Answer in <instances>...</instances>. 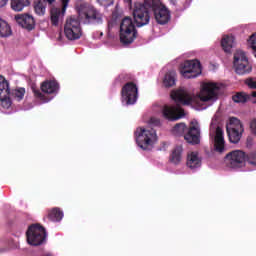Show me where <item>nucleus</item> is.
Instances as JSON below:
<instances>
[{
	"mask_svg": "<svg viewBox=\"0 0 256 256\" xmlns=\"http://www.w3.org/2000/svg\"><path fill=\"white\" fill-rule=\"evenodd\" d=\"M171 99H173L177 105H165L162 110V115L164 119L168 121H178L181 117H185V111L179 105H191L195 97L185 89H178L171 92Z\"/></svg>",
	"mask_w": 256,
	"mask_h": 256,
	"instance_id": "obj_1",
	"label": "nucleus"
},
{
	"mask_svg": "<svg viewBox=\"0 0 256 256\" xmlns=\"http://www.w3.org/2000/svg\"><path fill=\"white\" fill-rule=\"evenodd\" d=\"M78 16L85 25H103V13L95 6L87 2H78L76 4Z\"/></svg>",
	"mask_w": 256,
	"mask_h": 256,
	"instance_id": "obj_2",
	"label": "nucleus"
},
{
	"mask_svg": "<svg viewBox=\"0 0 256 256\" xmlns=\"http://www.w3.org/2000/svg\"><path fill=\"white\" fill-rule=\"evenodd\" d=\"M135 139L140 149L149 151L157 143V131L153 128L139 127L135 131Z\"/></svg>",
	"mask_w": 256,
	"mask_h": 256,
	"instance_id": "obj_3",
	"label": "nucleus"
},
{
	"mask_svg": "<svg viewBox=\"0 0 256 256\" xmlns=\"http://www.w3.org/2000/svg\"><path fill=\"white\" fill-rule=\"evenodd\" d=\"M137 28L131 17H124L120 23V43L122 45H131L137 39Z\"/></svg>",
	"mask_w": 256,
	"mask_h": 256,
	"instance_id": "obj_4",
	"label": "nucleus"
},
{
	"mask_svg": "<svg viewBox=\"0 0 256 256\" xmlns=\"http://www.w3.org/2000/svg\"><path fill=\"white\" fill-rule=\"evenodd\" d=\"M26 239L28 245L39 247L45 243L47 239V231H45V227L41 226V224H32L26 231Z\"/></svg>",
	"mask_w": 256,
	"mask_h": 256,
	"instance_id": "obj_5",
	"label": "nucleus"
},
{
	"mask_svg": "<svg viewBox=\"0 0 256 256\" xmlns=\"http://www.w3.org/2000/svg\"><path fill=\"white\" fill-rule=\"evenodd\" d=\"M146 5H149V8L153 12L154 18L159 25H167L171 21V12L169 9L162 5L159 0H145Z\"/></svg>",
	"mask_w": 256,
	"mask_h": 256,
	"instance_id": "obj_6",
	"label": "nucleus"
},
{
	"mask_svg": "<svg viewBox=\"0 0 256 256\" xmlns=\"http://www.w3.org/2000/svg\"><path fill=\"white\" fill-rule=\"evenodd\" d=\"M150 11L151 8L145 0L143 3L136 2L134 4L133 17L136 27H145V25H149V21H151V16L149 15Z\"/></svg>",
	"mask_w": 256,
	"mask_h": 256,
	"instance_id": "obj_7",
	"label": "nucleus"
},
{
	"mask_svg": "<svg viewBox=\"0 0 256 256\" xmlns=\"http://www.w3.org/2000/svg\"><path fill=\"white\" fill-rule=\"evenodd\" d=\"M233 65L237 75H249L253 71V66L249 63L247 55L241 50L234 53Z\"/></svg>",
	"mask_w": 256,
	"mask_h": 256,
	"instance_id": "obj_8",
	"label": "nucleus"
},
{
	"mask_svg": "<svg viewBox=\"0 0 256 256\" xmlns=\"http://www.w3.org/2000/svg\"><path fill=\"white\" fill-rule=\"evenodd\" d=\"M226 131L230 143H238L239 141H241V137L243 136V132L245 131V129L243 128L241 120L232 117L229 120V124H227L226 126Z\"/></svg>",
	"mask_w": 256,
	"mask_h": 256,
	"instance_id": "obj_9",
	"label": "nucleus"
},
{
	"mask_svg": "<svg viewBox=\"0 0 256 256\" xmlns=\"http://www.w3.org/2000/svg\"><path fill=\"white\" fill-rule=\"evenodd\" d=\"M64 34L69 41H77V39H81V35H83V32L81 31V22L75 17L68 18L64 26Z\"/></svg>",
	"mask_w": 256,
	"mask_h": 256,
	"instance_id": "obj_10",
	"label": "nucleus"
},
{
	"mask_svg": "<svg viewBox=\"0 0 256 256\" xmlns=\"http://www.w3.org/2000/svg\"><path fill=\"white\" fill-rule=\"evenodd\" d=\"M122 102L126 105H135L139 98V88L135 82H127L121 90Z\"/></svg>",
	"mask_w": 256,
	"mask_h": 256,
	"instance_id": "obj_11",
	"label": "nucleus"
},
{
	"mask_svg": "<svg viewBox=\"0 0 256 256\" xmlns=\"http://www.w3.org/2000/svg\"><path fill=\"white\" fill-rule=\"evenodd\" d=\"M180 73L185 79H195L201 75V62L198 60H186L181 65Z\"/></svg>",
	"mask_w": 256,
	"mask_h": 256,
	"instance_id": "obj_12",
	"label": "nucleus"
},
{
	"mask_svg": "<svg viewBox=\"0 0 256 256\" xmlns=\"http://www.w3.org/2000/svg\"><path fill=\"white\" fill-rule=\"evenodd\" d=\"M219 95V86L217 83H204L198 95L200 101H217Z\"/></svg>",
	"mask_w": 256,
	"mask_h": 256,
	"instance_id": "obj_13",
	"label": "nucleus"
},
{
	"mask_svg": "<svg viewBox=\"0 0 256 256\" xmlns=\"http://www.w3.org/2000/svg\"><path fill=\"white\" fill-rule=\"evenodd\" d=\"M225 159L232 169L243 167V163H245V152L241 150H234L228 153Z\"/></svg>",
	"mask_w": 256,
	"mask_h": 256,
	"instance_id": "obj_14",
	"label": "nucleus"
},
{
	"mask_svg": "<svg viewBox=\"0 0 256 256\" xmlns=\"http://www.w3.org/2000/svg\"><path fill=\"white\" fill-rule=\"evenodd\" d=\"M71 0H60L62 3V8H51L50 15H51V23L54 25V27H57L59 25V19L65 15V11H67V7L69 6V2Z\"/></svg>",
	"mask_w": 256,
	"mask_h": 256,
	"instance_id": "obj_15",
	"label": "nucleus"
},
{
	"mask_svg": "<svg viewBox=\"0 0 256 256\" xmlns=\"http://www.w3.org/2000/svg\"><path fill=\"white\" fill-rule=\"evenodd\" d=\"M15 21L26 31H33L35 29V18L30 14H18L15 16Z\"/></svg>",
	"mask_w": 256,
	"mask_h": 256,
	"instance_id": "obj_16",
	"label": "nucleus"
},
{
	"mask_svg": "<svg viewBox=\"0 0 256 256\" xmlns=\"http://www.w3.org/2000/svg\"><path fill=\"white\" fill-rule=\"evenodd\" d=\"M184 139L191 145H199L201 143V130H199V126H190L184 135Z\"/></svg>",
	"mask_w": 256,
	"mask_h": 256,
	"instance_id": "obj_17",
	"label": "nucleus"
},
{
	"mask_svg": "<svg viewBox=\"0 0 256 256\" xmlns=\"http://www.w3.org/2000/svg\"><path fill=\"white\" fill-rule=\"evenodd\" d=\"M214 150L217 153H223V151H225V138L223 136V129L219 126L216 128V135L214 137Z\"/></svg>",
	"mask_w": 256,
	"mask_h": 256,
	"instance_id": "obj_18",
	"label": "nucleus"
},
{
	"mask_svg": "<svg viewBox=\"0 0 256 256\" xmlns=\"http://www.w3.org/2000/svg\"><path fill=\"white\" fill-rule=\"evenodd\" d=\"M201 157L199 156V152H190L187 155L186 165L189 169H199L201 167Z\"/></svg>",
	"mask_w": 256,
	"mask_h": 256,
	"instance_id": "obj_19",
	"label": "nucleus"
},
{
	"mask_svg": "<svg viewBox=\"0 0 256 256\" xmlns=\"http://www.w3.org/2000/svg\"><path fill=\"white\" fill-rule=\"evenodd\" d=\"M42 93H47L48 95H53L59 91V83L55 80H46L41 84Z\"/></svg>",
	"mask_w": 256,
	"mask_h": 256,
	"instance_id": "obj_20",
	"label": "nucleus"
},
{
	"mask_svg": "<svg viewBox=\"0 0 256 256\" xmlns=\"http://www.w3.org/2000/svg\"><path fill=\"white\" fill-rule=\"evenodd\" d=\"M63 211L61 208L54 207L47 212V219L54 223H59L63 219Z\"/></svg>",
	"mask_w": 256,
	"mask_h": 256,
	"instance_id": "obj_21",
	"label": "nucleus"
},
{
	"mask_svg": "<svg viewBox=\"0 0 256 256\" xmlns=\"http://www.w3.org/2000/svg\"><path fill=\"white\" fill-rule=\"evenodd\" d=\"M183 147L182 146H176L170 155V163H173L174 165H179L181 163V159H183Z\"/></svg>",
	"mask_w": 256,
	"mask_h": 256,
	"instance_id": "obj_22",
	"label": "nucleus"
},
{
	"mask_svg": "<svg viewBox=\"0 0 256 256\" xmlns=\"http://www.w3.org/2000/svg\"><path fill=\"white\" fill-rule=\"evenodd\" d=\"M235 45L234 36H224L221 41V47L225 53H230Z\"/></svg>",
	"mask_w": 256,
	"mask_h": 256,
	"instance_id": "obj_23",
	"label": "nucleus"
},
{
	"mask_svg": "<svg viewBox=\"0 0 256 256\" xmlns=\"http://www.w3.org/2000/svg\"><path fill=\"white\" fill-rule=\"evenodd\" d=\"M31 5V0H11V9L13 11H22L25 7Z\"/></svg>",
	"mask_w": 256,
	"mask_h": 256,
	"instance_id": "obj_24",
	"label": "nucleus"
},
{
	"mask_svg": "<svg viewBox=\"0 0 256 256\" xmlns=\"http://www.w3.org/2000/svg\"><path fill=\"white\" fill-rule=\"evenodd\" d=\"M10 93L9 82L5 79V77L0 75V97H6V95H9Z\"/></svg>",
	"mask_w": 256,
	"mask_h": 256,
	"instance_id": "obj_25",
	"label": "nucleus"
},
{
	"mask_svg": "<svg viewBox=\"0 0 256 256\" xmlns=\"http://www.w3.org/2000/svg\"><path fill=\"white\" fill-rule=\"evenodd\" d=\"M11 33V26L0 19V37H10Z\"/></svg>",
	"mask_w": 256,
	"mask_h": 256,
	"instance_id": "obj_26",
	"label": "nucleus"
},
{
	"mask_svg": "<svg viewBox=\"0 0 256 256\" xmlns=\"http://www.w3.org/2000/svg\"><path fill=\"white\" fill-rule=\"evenodd\" d=\"M176 81V74L175 72H168L166 73L163 83L165 87H173Z\"/></svg>",
	"mask_w": 256,
	"mask_h": 256,
	"instance_id": "obj_27",
	"label": "nucleus"
},
{
	"mask_svg": "<svg viewBox=\"0 0 256 256\" xmlns=\"http://www.w3.org/2000/svg\"><path fill=\"white\" fill-rule=\"evenodd\" d=\"M45 5H47L46 0H39L35 5H34V11L36 15L43 16L45 15Z\"/></svg>",
	"mask_w": 256,
	"mask_h": 256,
	"instance_id": "obj_28",
	"label": "nucleus"
},
{
	"mask_svg": "<svg viewBox=\"0 0 256 256\" xmlns=\"http://www.w3.org/2000/svg\"><path fill=\"white\" fill-rule=\"evenodd\" d=\"M186 131L187 125L185 123H178L172 129L173 135H176L177 137H181V135H184Z\"/></svg>",
	"mask_w": 256,
	"mask_h": 256,
	"instance_id": "obj_29",
	"label": "nucleus"
},
{
	"mask_svg": "<svg viewBox=\"0 0 256 256\" xmlns=\"http://www.w3.org/2000/svg\"><path fill=\"white\" fill-rule=\"evenodd\" d=\"M249 96L243 92H238L232 96L234 103H247Z\"/></svg>",
	"mask_w": 256,
	"mask_h": 256,
	"instance_id": "obj_30",
	"label": "nucleus"
},
{
	"mask_svg": "<svg viewBox=\"0 0 256 256\" xmlns=\"http://www.w3.org/2000/svg\"><path fill=\"white\" fill-rule=\"evenodd\" d=\"M1 105L4 109H9L11 107V98H9V95L6 96H0Z\"/></svg>",
	"mask_w": 256,
	"mask_h": 256,
	"instance_id": "obj_31",
	"label": "nucleus"
},
{
	"mask_svg": "<svg viewBox=\"0 0 256 256\" xmlns=\"http://www.w3.org/2000/svg\"><path fill=\"white\" fill-rule=\"evenodd\" d=\"M31 89H32L34 96H36L37 99H41V101H43V99H45V95H43V93H41V90H39L37 85L32 84Z\"/></svg>",
	"mask_w": 256,
	"mask_h": 256,
	"instance_id": "obj_32",
	"label": "nucleus"
},
{
	"mask_svg": "<svg viewBox=\"0 0 256 256\" xmlns=\"http://www.w3.org/2000/svg\"><path fill=\"white\" fill-rule=\"evenodd\" d=\"M14 96L16 97V99H18V101H21V99H23V97H25V89L20 88V89L15 90Z\"/></svg>",
	"mask_w": 256,
	"mask_h": 256,
	"instance_id": "obj_33",
	"label": "nucleus"
},
{
	"mask_svg": "<svg viewBox=\"0 0 256 256\" xmlns=\"http://www.w3.org/2000/svg\"><path fill=\"white\" fill-rule=\"evenodd\" d=\"M245 85H247L249 89H256V80L253 78H247L245 80Z\"/></svg>",
	"mask_w": 256,
	"mask_h": 256,
	"instance_id": "obj_34",
	"label": "nucleus"
},
{
	"mask_svg": "<svg viewBox=\"0 0 256 256\" xmlns=\"http://www.w3.org/2000/svg\"><path fill=\"white\" fill-rule=\"evenodd\" d=\"M247 161L250 165H256V152H251L247 157Z\"/></svg>",
	"mask_w": 256,
	"mask_h": 256,
	"instance_id": "obj_35",
	"label": "nucleus"
},
{
	"mask_svg": "<svg viewBox=\"0 0 256 256\" xmlns=\"http://www.w3.org/2000/svg\"><path fill=\"white\" fill-rule=\"evenodd\" d=\"M97 3L102 7H111L113 5L114 0H97Z\"/></svg>",
	"mask_w": 256,
	"mask_h": 256,
	"instance_id": "obj_36",
	"label": "nucleus"
},
{
	"mask_svg": "<svg viewBox=\"0 0 256 256\" xmlns=\"http://www.w3.org/2000/svg\"><path fill=\"white\" fill-rule=\"evenodd\" d=\"M250 128L252 129L253 133H256V119L251 122Z\"/></svg>",
	"mask_w": 256,
	"mask_h": 256,
	"instance_id": "obj_37",
	"label": "nucleus"
},
{
	"mask_svg": "<svg viewBox=\"0 0 256 256\" xmlns=\"http://www.w3.org/2000/svg\"><path fill=\"white\" fill-rule=\"evenodd\" d=\"M8 2L9 0H0V9L1 7H5V5H7Z\"/></svg>",
	"mask_w": 256,
	"mask_h": 256,
	"instance_id": "obj_38",
	"label": "nucleus"
},
{
	"mask_svg": "<svg viewBox=\"0 0 256 256\" xmlns=\"http://www.w3.org/2000/svg\"><path fill=\"white\" fill-rule=\"evenodd\" d=\"M151 123H156V125H158L159 120L155 119V118H151L150 119Z\"/></svg>",
	"mask_w": 256,
	"mask_h": 256,
	"instance_id": "obj_39",
	"label": "nucleus"
},
{
	"mask_svg": "<svg viewBox=\"0 0 256 256\" xmlns=\"http://www.w3.org/2000/svg\"><path fill=\"white\" fill-rule=\"evenodd\" d=\"M47 3H49V5H53V3H55V0H46Z\"/></svg>",
	"mask_w": 256,
	"mask_h": 256,
	"instance_id": "obj_40",
	"label": "nucleus"
},
{
	"mask_svg": "<svg viewBox=\"0 0 256 256\" xmlns=\"http://www.w3.org/2000/svg\"><path fill=\"white\" fill-rule=\"evenodd\" d=\"M133 0H124L125 3H128V5H131Z\"/></svg>",
	"mask_w": 256,
	"mask_h": 256,
	"instance_id": "obj_41",
	"label": "nucleus"
}]
</instances>
